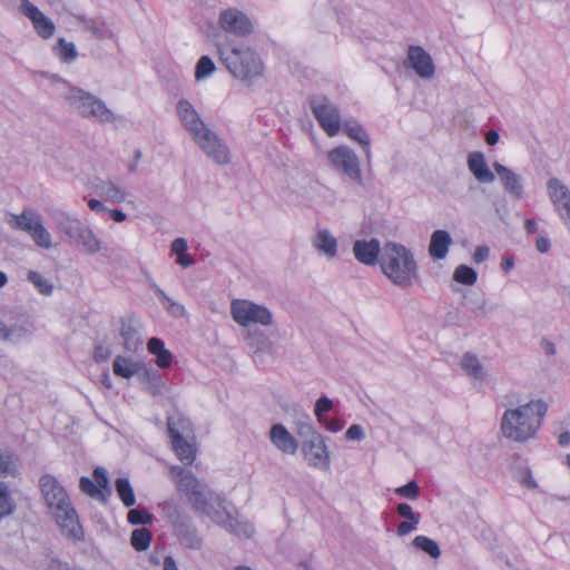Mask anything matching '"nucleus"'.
Returning a JSON list of instances; mask_svg holds the SVG:
<instances>
[{"mask_svg":"<svg viewBox=\"0 0 570 570\" xmlns=\"http://www.w3.org/2000/svg\"><path fill=\"white\" fill-rule=\"evenodd\" d=\"M166 348L163 340L158 337H151L147 343V350L150 354L158 355Z\"/></svg>","mask_w":570,"mask_h":570,"instance_id":"56","label":"nucleus"},{"mask_svg":"<svg viewBox=\"0 0 570 570\" xmlns=\"http://www.w3.org/2000/svg\"><path fill=\"white\" fill-rule=\"evenodd\" d=\"M453 279L460 284L473 285L478 279V274L472 267L460 265L453 273Z\"/></svg>","mask_w":570,"mask_h":570,"instance_id":"45","label":"nucleus"},{"mask_svg":"<svg viewBox=\"0 0 570 570\" xmlns=\"http://www.w3.org/2000/svg\"><path fill=\"white\" fill-rule=\"evenodd\" d=\"M88 207L95 213H107L108 207L97 198H90L88 200Z\"/></svg>","mask_w":570,"mask_h":570,"instance_id":"62","label":"nucleus"},{"mask_svg":"<svg viewBox=\"0 0 570 570\" xmlns=\"http://www.w3.org/2000/svg\"><path fill=\"white\" fill-rule=\"evenodd\" d=\"M188 248L187 242L185 238H176L171 243V250L178 256L185 254Z\"/></svg>","mask_w":570,"mask_h":570,"instance_id":"61","label":"nucleus"},{"mask_svg":"<svg viewBox=\"0 0 570 570\" xmlns=\"http://www.w3.org/2000/svg\"><path fill=\"white\" fill-rule=\"evenodd\" d=\"M322 423L326 426V429L328 431L334 432V433L340 432L344 426L343 421H341L338 419H333L331 421H327L325 419V422H322Z\"/></svg>","mask_w":570,"mask_h":570,"instance_id":"63","label":"nucleus"},{"mask_svg":"<svg viewBox=\"0 0 570 570\" xmlns=\"http://www.w3.org/2000/svg\"><path fill=\"white\" fill-rule=\"evenodd\" d=\"M333 401L327 396H321L314 406V414L317 417L318 422H325L324 414L330 412L333 409Z\"/></svg>","mask_w":570,"mask_h":570,"instance_id":"50","label":"nucleus"},{"mask_svg":"<svg viewBox=\"0 0 570 570\" xmlns=\"http://www.w3.org/2000/svg\"><path fill=\"white\" fill-rule=\"evenodd\" d=\"M312 245L318 254L324 255L328 259L337 256V239L327 228H322L316 232L312 238Z\"/></svg>","mask_w":570,"mask_h":570,"instance_id":"25","label":"nucleus"},{"mask_svg":"<svg viewBox=\"0 0 570 570\" xmlns=\"http://www.w3.org/2000/svg\"><path fill=\"white\" fill-rule=\"evenodd\" d=\"M215 69L216 67L212 58L209 56H203L196 63L195 78L197 80L205 79L209 77Z\"/></svg>","mask_w":570,"mask_h":570,"instance_id":"49","label":"nucleus"},{"mask_svg":"<svg viewBox=\"0 0 570 570\" xmlns=\"http://www.w3.org/2000/svg\"><path fill=\"white\" fill-rule=\"evenodd\" d=\"M230 314L233 320L243 327L250 324L269 326L273 323V314L269 308L249 299H233L230 303Z\"/></svg>","mask_w":570,"mask_h":570,"instance_id":"9","label":"nucleus"},{"mask_svg":"<svg viewBox=\"0 0 570 570\" xmlns=\"http://www.w3.org/2000/svg\"><path fill=\"white\" fill-rule=\"evenodd\" d=\"M218 26L226 33L236 37H247L254 31V26L246 13L236 8L220 11Z\"/></svg>","mask_w":570,"mask_h":570,"instance_id":"15","label":"nucleus"},{"mask_svg":"<svg viewBox=\"0 0 570 570\" xmlns=\"http://www.w3.org/2000/svg\"><path fill=\"white\" fill-rule=\"evenodd\" d=\"M185 423H187V421L181 415H169L167 417V431L171 440L173 450L181 463L189 465L196 459V449L195 445L189 443L179 431V428H184Z\"/></svg>","mask_w":570,"mask_h":570,"instance_id":"12","label":"nucleus"},{"mask_svg":"<svg viewBox=\"0 0 570 570\" xmlns=\"http://www.w3.org/2000/svg\"><path fill=\"white\" fill-rule=\"evenodd\" d=\"M269 440L276 449L285 454H295L298 449L296 439L282 423L272 425L269 430Z\"/></svg>","mask_w":570,"mask_h":570,"instance_id":"23","label":"nucleus"},{"mask_svg":"<svg viewBox=\"0 0 570 570\" xmlns=\"http://www.w3.org/2000/svg\"><path fill=\"white\" fill-rule=\"evenodd\" d=\"M311 110L321 128L330 136L338 134L342 122L341 112L335 104L325 96H316L309 100Z\"/></svg>","mask_w":570,"mask_h":570,"instance_id":"10","label":"nucleus"},{"mask_svg":"<svg viewBox=\"0 0 570 570\" xmlns=\"http://www.w3.org/2000/svg\"><path fill=\"white\" fill-rule=\"evenodd\" d=\"M29 336L30 331L21 325H13L11 327H7L4 325V334L2 340L17 344Z\"/></svg>","mask_w":570,"mask_h":570,"instance_id":"47","label":"nucleus"},{"mask_svg":"<svg viewBox=\"0 0 570 570\" xmlns=\"http://www.w3.org/2000/svg\"><path fill=\"white\" fill-rule=\"evenodd\" d=\"M519 482L528 489H537L538 483L532 476V472L529 468H524L519 473Z\"/></svg>","mask_w":570,"mask_h":570,"instance_id":"54","label":"nucleus"},{"mask_svg":"<svg viewBox=\"0 0 570 570\" xmlns=\"http://www.w3.org/2000/svg\"><path fill=\"white\" fill-rule=\"evenodd\" d=\"M80 490L92 499L102 503L107 502V494L88 476H81L79 480Z\"/></svg>","mask_w":570,"mask_h":570,"instance_id":"41","label":"nucleus"},{"mask_svg":"<svg viewBox=\"0 0 570 570\" xmlns=\"http://www.w3.org/2000/svg\"><path fill=\"white\" fill-rule=\"evenodd\" d=\"M115 487L125 507L130 508L136 503L135 492L128 479H117L115 482Z\"/></svg>","mask_w":570,"mask_h":570,"instance_id":"38","label":"nucleus"},{"mask_svg":"<svg viewBox=\"0 0 570 570\" xmlns=\"http://www.w3.org/2000/svg\"><path fill=\"white\" fill-rule=\"evenodd\" d=\"M12 228L26 232L35 244L41 248L49 249L52 246V238L49 230L45 227L41 215L32 208L13 215L9 222Z\"/></svg>","mask_w":570,"mask_h":570,"instance_id":"7","label":"nucleus"},{"mask_svg":"<svg viewBox=\"0 0 570 570\" xmlns=\"http://www.w3.org/2000/svg\"><path fill=\"white\" fill-rule=\"evenodd\" d=\"M153 533L147 528H138L131 532L130 543L137 551H145L149 548Z\"/></svg>","mask_w":570,"mask_h":570,"instance_id":"40","label":"nucleus"},{"mask_svg":"<svg viewBox=\"0 0 570 570\" xmlns=\"http://www.w3.org/2000/svg\"><path fill=\"white\" fill-rule=\"evenodd\" d=\"M492 166L499 176L503 190L514 200L522 199L524 196L522 176L498 161H494Z\"/></svg>","mask_w":570,"mask_h":570,"instance_id":"17","label":"nucleus"},{"mask_svg":"<svg viewBox=\"0 0 570 570\" xmlns=\"http://www.w3.org/2000/svg\"><path fill=\"white\" fill-rule=\"evenodd\" d=\"M547 411L548 405L541 400H532L525 404L505 410L500 422L502 435L518 443L534 439Z\"/></svg>","mask_w":570,"mask_h":570,"instance_id":"3","label":"nucleus"},{"mask_svg":"<svg viewBox=\"0 0 570 570\" xmlns=\"http://www.w3.org/2000/svg\"><path fill=\"white\" fill-rule=\"evenodd\" d=\"M547 191L554 212L570 233V189L553 177L547 181Z\"/></svg>","mask_w":570,"mask_h":570,"instance_id":"14","label":"nucleus"},{"mask_svg":"<svg viewBox=\"0 0 570 570\" xmlns=\"http://www.w3.org/2000/svg\"><path fill=\"white\" fill-rule=\"evenodd\" d=\"M27 279L38 289L42 295L49 296L53 292V284L36 271H29Z\"/></svg>","mask_w":570,"mask_h":570,"instance_id":"42","label":"nucleus"},{"mask_svg":"<svg viewBox=\"0 0 570 570\" xmlns=\"http://www.w3.org/2000/svg\"><path fill=\"white\" fill-rule=\"evenodd\" d=\"M127 520L129 523L139 525V524H150L154 520V515L145 508H137L129 510L127 514Z\"/></svg>","mask_w":570,"mask_h":570,"instance_id":"46","label":"nucleus"},{"mask_svg":"<svg viewBox=\"0 0 570 570\" xmlns=\"http://www.w3.org/2000/svg\"><path fill=\"white\" fill-rule=\"evenodd\" d=\"M200 150L215 164L227 165L230 161V150L226 142L208 127L193 138Z\"/></svg>","mask_w":570,"mask_h":570,"instance_id":"13","label":"nucleus"},{"mask_svg":"<svg viewBox=\"0 0 570 570\" xmlns=\"http://www.w3.org/2000/svg\"><path fill=\"white\" fill-rule=\"evenodd\" d=\"M94 481L107 495L110 494L109 479L104 468L98 466L94 470Z\"/></svg>","mask_w":570,"mask_h":570,"instance_id":"52","label":"nucleus"},{"mask_svg":"<svg viewBox=\"0 0 570 570\" xmlns=\"http://www.w3.org/2000/svg\"><path fill=\"white\" fill-rule=\"evenodd\" d=\"M302 452L309 466L321 471L330 470L331 458L324 438L316 441H309V444H302Z\"/></svg>","mask_w":570,"mask_h":570,"instance_id":"18","label":"nucleus"},{"mask_svg":"<svg viewBox=\"0 0 570 570\" xmlns=\"http://www.w3.org/2000/svg\"><path fill=\"white\" fill-rule=\"evenodd\" d=\"M156 356H157L156 364L158 367L167 368L170 366L173 356H171V353L167 348H164L163 352Z\"/></svg>","mask_w":570,"mask_h":570,"instance_id":"57","label":"nucleus"},{"mask_svg":"<svg viewBox=\"0 0 570 570\" xmlns=\"http://www.w3.org/2000/svg\"><path fill=\"white\" fill-rule=\"evenodd\" d=\"M19 12L27 17L39 37L49 39L55 35L56 26L37 6L30 0H20Z\"/></svg>","mask_w":570,"mask_h":570,"instance_id":"16","label":"nucleus"},{"mask_svg":"<svg viewBox=\"0 0 570 570\" xmlns=\"http://www.w3.org/2000/svg\"><path fill=\"white\" fill-rule=\"evenodd\" d=\"M407 61L421 78L431 79L435 73V66L431 55L420 46L409 47Z\"/></svg>","mask_w":570,"mask_h":570,"instance_id":"21","label":"nucleus"},{"mask_svg":"<svg viewBox=\"0 0 570 570\" xmlns=\"http://www.w3.org/2000/svg\"><path fill=\"white\" fill-rule=\"evenodd\" d=\"M153 288L168 314L176 318L185 315V307L181 304L171 299L158 285L154 284Z\"/></svg>","mask_w":570,"mask_h":570,"instance_id":"34","label":"nucleus"},{"mask_svg":"<svg viewBox=\"0 0 570 570\" xmlns=\"http://www.w3.org/2000/svg\"><path fill=\"white\" fill-rule=\"evenodd\" d=\"M120 336L124 340V347L128 352H137L142 341L139 336L136 320L134 316L124 317L120 321Z\"/></svg>","mask_w":570,"mask_h":570,"instance_id":"28","label":"nucleus"},{"mask_svg":"<svg viewBox=\"0 0 570 570\" xmlns=\"http://www.w3.org/2000/svg\"><path fill=\"white\" fill-rule=\"evenodd\" d=\"M490 249L487 246H478L473 254V261L475 264H481L488 259Z\"/></svg>","mask_w":570,"mask_h":570,"instance_id":"58","label":"nucleus"},{"mask_svg":"<svg viewBox=\"0 0 570 570\" xmlns=\"http://www.w3.org/2000/svg\"><path fill=\"white\" fill-rule=\"evenodd\" d=\"M383 274L400 287H410L416 277L417 265L412 252L402 244L389 242L380 258Z\"/></svg>","mask_w":570,"mask_h":570,"instance_id":"4","label":"nucleus"},{"mask_svg":"<svg viewBox=\"0 0 570 570\" xmlns=\"http://www.w3.org/2000/svg\"><path fill=\"white\" fill-rule=\"evenodd\" d=\"M168 518L174 528L175 535L184 547L193 550L202 549L203 538L190 515L175 509Z\"/></svg>","mask_w":570,"mask_h":570,"instance_id":"11","label":"nucleus"},{"mask_svg":"<svg viewBox=\"0 0 570 570\" xmlns=\"http://www.w3.org/2000/svg\"><path fill=\"white\" fill-rule=\"evenodd\" d=\"M18 468L14 463V454L10 449L0 448V476H16Z\"/></svg>","mask_w":570,"mask_h":570,"instance_id":"36","label":"nucleus"},{"mask_svg":"<svg viewBox=\"0 0 570 570\" xmlns=\"http://www.w3.org/2000/svg\"><path fill=\"white\" fill-rule=\"evenodd\" d=\"M70 242L75 244L80 252L87 255H94L101 249V242L95 235L92 229L85 224L79 227Z\"/></svg>","mask_w":570,"mask_h":570,"instance_id":"24","label":"nucleus"},{"mask_svg":"<svg viewBox=\"0 0 570 570\" xmlns=\"http://www.w3.org/2000/svg\"><path fill=\"white\" fill-rule=\"evenodd\" d=\"M144 380L146 390L154 396L160 395L164 392L165 383L159 374L150 372L148 368H144Z\"/></svg>","mask_w":570,"mask_h":570,"instance_id":"43","label":"nucleus"},{"mask_svg":"<svg viewBox=\"0 0 570 570\" xmlns=\"http://www.w3.org/2000/svg\"><path fill=\"white\" fill-rule=\"evenodd\" d=\"M65 101L73 112L83 118L101 124L112 122L115 119L112 111L101 99L79 87H71L65 95Z\"/></svg>","mask_w":570,"mask_h":570,"instance_id":"6","label":"nucleus"},{"mask_svg":"<svg viewBox=\"0 0 570 570\" xmlns=\"http://www.w3.org/2000/svg\"><path fill=\"white\" fill-rule=\"evenodd\" d=\"M419 523H414L413 521H403L397 525L396 533L400 537H404L411 533Z\"/></svg>","mask_w":570,"mask_h":570,"instance_id":"60","label":"nucleus"},{"mask_svg":"<svg viewBox=\"0 0 570 570\" xmlns=\"http://www.w3.org/2000/svg\"><path fill=\"white\" fill-rule=\"evenodd\" d=\"M16 503L11 497L9 485L0 481V520L13 513Z\"/></svg>","mask_w":570,"mask_h":570,"instance_id":"37","label":"nucleus"},{"mask_svg":"<svg viewBox=\"0 0 570 570\" xmlns=\"http://www.w3.org/2000/svg\"><path fill=\"white\" fill-rule=\"evenodd\" d=\"M247 338L255 353H271L273 351V342L262 331L249 332Z\"/></svg>","mask_w":570,"mask_h":570,"instance_id":"35","label":"nucleus"},{"mask_svg":"<svg viewBox=\"0 0 570 570\" xmlns=\"http://www.w3.org/2000/svg\"><path fill=\"white\" fill-rule=\"evenodd\" d=\"M461 368L471 377L478 381H483L487 377V372L479 361L478 356L472 352H465L460 362Z\"/></svg>","mask_w":570,"mask_h":570,"instance_id":"32","label":"nucleus"},{"mask_svg":"<svg viewBox=\"0 0 570 570\" xmlns=\"http://www.w3.org/2000/svg\"><path fill=\"white\" fill-rule=\"evenodd\" d=\"M412 544L433 559H438L441 556V549L438 542L426 535H416L413 539Z\"/></svg>","mask_w":570,"mask_h":570,"instance_id":"39","label":"nucleus"},{"mask_svg":"<svg viewBox=\"0 0 570 570\" xmlns=\"http://www.w3.org/2000/svg\"><path fill=\"white\" fill-rule=\"evenodd\" d=\"M535 248L540 253H548L551 249L550 239L547 237H540L535 242Z\"/></svg>","mask_w":570,"mask_h":570,"instance_id":"64","label":"nucleus"},{"mask_svg":"<svg viewBox=\"0 0 570 570\" xmlns=\"http://www.w3.org/2000/svg\"><path fill=\"white\" fill-rule=\"evenodd\" d=\"M296 434L301 438L302 444H309V441H316L323 438V435L318 433L309 422L297 423Z\"/></svg>","mask_w":570,"mask_h":570,"instance_id":"44","label":"nucleus"},{"mask_svg":"<svg viewBox=\"0 0 570 570\" xmlns=\"http://www.w3.org/2000/svg\"><path fill=\"white\" fill-rule=\"evenodd\" d=\"M452 244L451 235L448 230L438 229L431 235L429 254L434 261L444 259Z\"/></svg>","mask_w":570,"mask_h":570,"instance_id":"29","label":"nucleus"},{"mask_svg":"<svg viewBox=\"0 0 570 570\" xmlns=\"http://www.w3.org/2000/svg\"><path fill=\"white\" fill-rule=\"evenodd\" d=\"M176 109L183 127L193 138L207 128L197 110L187 99L178 100Z\"/></svg>","mask_w":570,"mask_h":570,"instance_id":"20","label":"nucleus"},{"mask_svg":"<svg viewBox=\"0 0 570 570\" xmlns=\"http://www.w3.org/2000/svg\"><path fill=\"white\" fill-rule=\"evenodd\" d=\"M39 485L46 504L62 534L68 539L81 540L83 530L65 488L50 474L42 475Z\"/></svg>","mask_w":570,"mask_h":570,"instance_id":"2","label":"nucleus"},{"mask_svg":"<svg viewBox=\"0 0 570 570\" xmlns=\"http://www.w3.org/2000/svg\"><path fill=\"white\" fill-rule=\"evenodd\" d=\"M144 368L146 367L142 363L136 362L127 356L118 355L112 362L114 374L124 379H131L141 371L144 372Z\"/></svg>","mask_w":570,"mask_h":570,"instance_id":"30","label":"nucleus"},{"mask_svg":"<svg viewBox=\"0 0 570 570\" xmlns=\"http://www.w3.org/2000/svg\"><path fill=\"white\" fill-rule=\"evenodd\" d=\"M383 248H381L380 240L376 238H372L370 240L357 239L353 244V254L355 258L366 265L373 266L377 262L382 255Z\"/></svg>","mask_w":570,"mask_h":570,"instance_id":"22","label":"nucleus"},{"mask_svg":"<svg viewBox=\"0 0 570 570\" xmlns=\"http://www.w3.org/2000/svg\"><path fill=\"white\" fill-rule=\"evenodd\" d=\"M52 50L63 63H72L78 57L75 43L67 41L65 38H59Z\"/></svg>","mask_w":570,"mask_h":570,"instance_id":"33","label":"nucleus"},{"mask_svg":"<svg viewBox=\"0 0 570 570\" xmlns=\"http://www.w3.org/2000/svg\"><path fill=\"white\" fill-rule=\"evenodd\" d=\"M46 570H75L67 562H62L57 558H51L48 563Z\"/></svg>","mask_w":570,"mask_h":570,"instance_id":"59","label":"nucleus"},{"mask_svg":"<svg viewBox=\"0 0 570 570\" xmlns=\"http://www.w3.org/2000/svg\"><path fill=\"white\" fill-rule=\"evenodd\" d=\"M468 168L479 183L492 184L495 179L494 174L488 167L485 157L481 151L469 154Z\"/></svg>","mask_w":570,"mask_h":570,"instance_id":"26","label":"nucleus"},{"mask_svg":"<svg viewBox=\"0 0 570 570\" xmlns=\"http://www.w3.org/2000/svg\"><path fill=\"white\" fill-rule=\"evenodd\" d=\"M342 126H343L344 132L351 139L357 141L364 148L366 157L370 158V155H371V150H370L371 140H370L368 134L362 127V125L358 121L354 120V119H348V120H345Z\"/></svg>","mask_w":570,"mask_h":570,"instance_id":"31","label":"nucleus"},{"mask_svg":"<svg viewBox=\"0 0 570 570\" xmlns=\"http://www.w3.org/2000/svg\"><path fill=\"white\" fill-rule=\"evenodd\" d=\"M89 188L92 194L114 205L121 204L128 196L126 189L110 179L96 177L91 180Z\"/></svg>","mask_w":570,"mask_h":570,"instance_id":"19","label":"nucleus"},{"mask_svg":"<svg viewBox=\"0 0 570 570\" xmlns=\"http://www.w3.org/2000/svg\"><path fill=\"white\" fill-rule=\"evenodd\" d=\"M76 21L81 24L86 30L90 31L95 37H104L102 23L98 19H88L83 14H76Z\"/></svg>","mask_w":570,"mask_h":570,"instance_id":"48","label":"nucleus"},{"mask_svg":"<svg viewBox=\"0 0 570 570\" xmlns=\"http://www.w3.org/2000/svg\"><path fill=\"white\" fill-rule=\"evenodd\" d=\"M395 494L409 500H416L420 494V488L415 481H410L405 485L396 488Z\"/></svg>","mask_w":570,"mask_h":570,"instance_id":"51","label":"nucleus"},{"mask_svg":"<svg viewBox=\"0 0 570 570\" xmlns=\"http://www.w3.org/2000/svg\"><path fill=\"white\" fill-rule=\"evenodd\" d=\"M345 438L351 441H363L365 439L364 429L360 424H352L345 432Z\"/></svg>","mask_w":570,"mask_h":570,"instance_id":"55","label":"nucleus"},{"mask_svg":"<svg viewBox=\"0 0 570 570\" xmlns=\"http://www.w3.org/2000/svg\"><path fill=\"white\" fill-rule=\"evenodd\" d=\"M170 474L177 490L186 497L196 513L208 517L213 522L238 537L249 538L253 535V525L238 520L230 511V504L191 471L174 465L170 469Z\"/></svg>","mask_w":570,"mask_h":570,"instance_id":"1","label":"nucleus"},{"mask_svg":"<svg viewBox=\"0 0 570 570\" xmlns=\"http://www.w3.org/2000/svg\"><path fill=\"white\" fill-rule=\"evenodd\" d=\"M327 160L334 171L357 186H364L361 163L352 148L340 145L327 153Z\"/></svg>","mask_w":570,"mask_h":570,"instance_id":"8","label":"nucleus"},{"mask_svg":"<svg viewBox=\"0 0 570 570\" xmlns=\"http://www.w3.org/2000/svg\"><path fill=\"white\" fill-rule=\"evenodd\" d=\"M216 50L222 63L240 81L250 85L264 75V63L253 49L234 47L227 52L222 45H217Z\"/></svg>","mask_w":570,"mask_h":570,"instance_id":"5","label":"nucleus"},{"mask_svg":"<svg viewBox=\"0 0 570 570\" xmlns=\"http://www.w3.org/2000/svg\"><path fill=\"white\" fill-rule=\"evenodd\" d=\"M396 511L400 517L413 521L414 523H420V514L415 513L410 504L400 503L396 507Z\"/></svg>","mask_w":570,"mask_h":570,"instance_id":"53","label":"nucleus"},{"mask_svg":"<svg viewBox=\"0 0 570 570\" xmlns=\"http://www.w3.org/2000/svg\"><path fill=\"white\" fill-rule=\"evenodd\" d=\"M50 218L56 228L63 233L70 242L76 235L82 223L75 216H71L67 212L60 209H53L50 212Z\"/></svg>","mask_w":570,"mask_h":570,"instance_id":"27","label":"nucleus"}]
</instances>
